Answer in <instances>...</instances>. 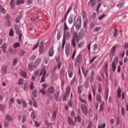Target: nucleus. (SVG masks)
Listing matches in <instances>:
<instances>
[{
	"label": "nucleus",
	"mask_w": 128,
	"mask_h": 128,
	"mask_svg": "<svg viewBox=\"0 0 128 128\" xmlns=\"http://www.w3.org/2000/svg\"><path fill=\"white\" fill-rule=\"evenodd\" d=\"M86 36V33L84 32V30L81 29L78 34V32H74V36L76 38V42H78L80 40H83Z\"/></svg>",
	"instance_id": "1"
},
{
	"label": "nucleus",
	"mask_w": 128,
	"mask_h": 128,
	"mask_svg": "<svg viewBox=\"0 0 128 128\" xmlns=\"http://www.w3.org/2000/svg\"><path fill=\"white\" fill-rule=\"evenodd\" d=\"M70 31H64L62 46V50H64V46L66 45V40H70Z\"/></svg>",
	"instance_id": "2"
},
{
	"label": "nucleus",
	"mask_w": 128,
	"mask_h": 128,
	"mask_svg": "<svg viewBox=\"0 0 128 128\" xmlns=\"http://www.w3.org/2000/svg\"><path fill=\"white\" fill-rule=\"evenodd\" d=\"M75 66H78L82 62V54L80 53L75 58L74 60Z\"/></svg>",
	"instance_id": "3"
},
{
	"label": "nucleus",
	"mask_w": 128,
	"mask_h": 128,
	"mask_svg": "<svg viewBox=\"0 0 128 128\" xmlns=\"http://www.w3.org/2000/svg\"><path fill=\"white\" fill-rule=\"evenodd\" d=\"M54 86H50L48 88L47 90L46 96L48 98L52 100V94H54Z\"/></svg>",
	"instance_id": "4"
},
{
	"label": "nucleus",
	"mask_w": 128,
	"mask_h": 128,
	"mask_svg": "<svg viewBox=\"0 0 128 128\" xmlns=\"http://www.w3.org/2000/svg\"><path fill=\"white\" fill-rule=\"evenodd\" d=\"M46 70L44 69H42L40 71L39 76H42L40 82H46Z\"/></svg>",
	"instance_id": "5"
},
{
	"label": "nucleus",
	"mask_w": 128,
	"mask_h": 128,
	"mask_svg": "<svg viewBox=\"0 0 128 128\" xmlns=\"http://www.w3.org/2000/svg\"><path fill=\"white\" fill-rule=\"evenodd\" d=\"M75 26L77 30H78L82 27V18L80 16L77 18L75 24Z\"/></svg>",
	"instance_id": "6"
},
{
	"label": "nucleus",
	"mask_w": 128,
	"mask_h": 128,
	"mask_svg": "<svg viewBox=\"0 0 128 128\" xmlns=\"http://www.w3.org/2000/svg\"><path fill=\"white\" fill-rule=\"evenodd\" d=\"M65 52L67 58L70 56V54H72V50H70V44H67L66 46Z\"/></svg>",
	"instance_id": "7"
},
{
	"label": "nucleus",
	"mask_w": 128,
	"mask_h": 128,
	"mask_svg": "<svg viewBox=\"0 0 128 128\" xmlns=\"http://www.w3.org/2000/svg\"><path fill=\"white\" fill-rule=\"evenodd\" d=\"M81 110H82V113L84 114H85V116H86V114H88V107L84 104H81Z\"/></svg>",
	"instance_id": "8"
},
{
	"label": "nucleus",
	"mask_w": 128,
	"mask_h": 128,
	"mask_svg": "<svg viewBox=\"0 0 128 128\" xmlns=\"http://www.w3.org/2000/svg\"><path fill=\"white\" fill-rule=\"evenodd\" d=\"M54 99L56 102H60L62 100V96H60V92H56L54 94Z\"/></svg>",
	"instance_id": "9"
},
{
	"label": "nucleus",
	"mask_w": 128,
	"mask_h": 128,
	"mask_svg": "<svg viewBox=\"0 0 128 128\" xmlns=\"http://www.w3.org/2000/svg\"><path fill=\"white\" fill-rule=\"evenodd\" d=\"M44 50V42L42 40L39 46V54H42Z\"/></svg>",
	"instance_id": "10"
},
{
	"label": "nucleus",
	"mask_w": 128,
	"mask_h": 128,
	"mask_svg": "<svg viewBox=\"0 0 128 128\" xmlns=\"http://www.w3.org/2000/svg\"><path fill=\"white\" fill-rule=\"evenodd\" d=\"M76 16L74 14H70L68 19V24H72L76 20Z\"/></svg>",
	"instance_id": "11"
},
{
	"label": "nucleus",
	"mask_w": 128,
	"mask_h": 128,
	"mask_svg": "<svg viewBox=\"0 0 128 128\" xmlns=\"http://www.w3.org/2000/svg\"><path fill=\"white\" fill-rule=\"evenodd\" d=\"M8 72V66H3L1 68V74L2 76H6V72Z\"/></svg>",
	"instance_id": "12"
},
{
	"label": "nucleus",
	"mask_w": 128,
	"mask_h": 128,
	"mask_svg": "<svg viewBox=\"0 0 128 128\" xmlns=\"http://www.w3.org/2000/svg\"><path fill=\"white\" fill-rule=\"evenodd\" d=\"M116 46H114L110 50V54L111 56H114V54H116Z\"/></svg>",
	"instance_id": "13"
},
{
	"label": "nucleus",
	"mask_w": 128,
	"mask_h": 128,
	"mask_svg": "<svg viewBox=\"0 0 128 128\" xmlns=\"http://www.w3.org/2000/svg\"><path fill=\"white\" fill-rule=\"evenodd\" d=\"M96 4V0H90L88 3V6H91V8H92Z\"/></svg>",
	"instance_id": "14"
},
{
	"label": "nucleus",
	"mask_w": 128,
	"mask_h": 128,
	"mask_svg": "<svg viewBox=\"0 0 128 128\" xmlns=\"http://www.w3.org/2000/svg\"><path fill=\"white\" fill-rule=\"evenodd\" d=\"M68 72L69 78H72V76H74V68H70Z\"/></svg>",
	"instance_id": "15"
},
{
	"label": "nucleus",
	"mask_w": 128,
	"mask_h": 128,
	"mask_svg": "<svg viewBox=\"0 0 128 128\" xmlns=\"http://www.w3.org/2000/svg\"><path fill=\"white\" fill-rule=\"evenodd\" d=\"M54 54V46H52L49 50L48 56H52Z\"/></svg>",
	"instance_id": "16"
},
{
	"label": "nucleus",
	"mask_w": 128,
	"mask_h": 128,
	"mask_svg": "<svg viewBox=\"0 0 128 128\" xmlns=\"http://www.w3.org/2000/svg\"><path fill=\"white\" fill-rule=\"evenodd\" d=\"M34 69V63L30 62L28 64V70L30 72H32Z\"/></svg>",
	"instance_id": "17"
},
{
	"label": "nucleus",
	"mask_w": 128,
	"mask_h": 128,
	"mask_svg": "<svg viewBox=\"0 0 128 128\" xmlns=\"http://www.w3.org/2000/svg\"><path fill=\"white\" fill-rule=\"evenodd\" d=\"M94 71L92 70L91 71V74L90 76V82L92 83V82H94Z\"/></svg>",
	"instance_id": "18"
},
{
	"label": "nucleus",
	"mask_w": 128,
	"mask_h": 128,
	"mask_svg": "<svg viewBox=\"0 0 128 128\" xmlns=\"http://www.w3.org/2000/svg\"><path fill=\"white\" fill-rule=\"evenodd\" d=\"M122 96V90L120 87L118 86V88L117 90V96L118 98H120Z\"/></svg>",
	"instance_id": "19"
},
{
	"label": "nucleus",
	"mask_w": 128,
	"mask_h": 128,
	"mask_svg": "<svg viewBox=\"0 0 128 128\" xmlns=\"http://www.w3.org/2000/svg\"><path fill=\"white\" fill-rule=\"evenodd\" d=\"M1 48L2 50V52H4V53L6 52V48H8V45L6 44H2V45L1 46Z\"/></svg>",
	"instance_id": "20"
},
{
	"label": "nucleus",
	"mask_w": 128,
	"mask_h": 128,
	"mask_svg": "<svg viewBox=\"0 0 128 128\" xmlns=\"http://www.w3.org/2000/svg\"><path fill=\"white\" fill-rule=\"evenodd\" d=\"M22 14H20V15L18 16V17L15 20V22L16 24H20V19L22 18Z\"/></svg>",
	"instance_id": "21"
},
{
	"label": "nucleus",
	"mask_w": 128,
	"mask_h": 128,
	"mask_svg": "<svg viewBox=\"0 0 128 128\" xmlns=\"http://www.w3.org/2000/svg\"><path fill=\"white\" fill-rule=\"evenodd\" d=\"M68 122L70 124H72L73 126H74L76 124V123H74V122L72 120V118L70 117H68Z\"/></svg>",
	"instance_id": "22"
},
{
	"label": "nucleus",
	"mask_w": 128,
	"mask_h": 128,
	"mask_svg": "<svg viewBox=\"0 0 128 128\" xmlns=\"http://www.w3.org/2000/svg\"><path fill=\"white\" fill-rule=\"evenodd\" d=\"M14 104V98H10L9 101L10 108H12V104Z\"/></svg>",
	"instance_id": "23"
},
{
	"label": "nucleus",
	"mask_w": 128,
	"mask_h": 128,
	"mask_svg": "<svg viewBox=\"0 0 128 128\" xmlns=\"http://www.w3.org/2000/svg\"><path fill=\"white\" fill-rule=\"evenodd\" d=\"M104 94H105L104 99L106 100H108V88H106Z\"/></svg>",
	"instance_id": "24"
},
{
	"label": "nucleus",
	"mask_w": 128,
	"mask_h": 128,
	"mask_svg": "<svg viewBox=\"0 0 128 128\" xmlns=\"http://www.w3.org/2000/svg\"><path fill=\"white\" fill-rule=\"evenodd\" d=\"M96 100L100 104L102 102V96L100 94H97L96 96Z\"/></svg>",
	"instance_id": "25"
},
{
	"label": "nucleus",
	"mask_w": 128,
	"mask_h": 128,
	"mask_svg": "<svg viewBox=\"0 0 128 128\" xmlns=\"http://www.w3.org/2000/svg\"><path fill=\"white\" fill-rule=\"evenodd\" d=\"M16 34L18 35L19 40H22V34L20 33V30H17Z\"/></svg>",
	"instance_id": "26"
},
{
	"label": "nucleus",
	"mask_w": 128,
	"mask_h": 128,
	"mask_svg": "<svg viewBox=\"0 0 128 128\" xmlns=\"http://www.w3.org/2000/svg\"><path fill=\"white\" fill-rule=\"evenodd\" d=\"M70 86H68L66 88V94H68V96H70Z\"/></svg>",
	"instance_id": "27"
},
{
	"label": "nucleus",
	"mask_w": 128,
	"mask_h": 128,
	"mask_svg": "<svg viewBox=\"0 0 128 128\" xmlns=\"http://www.w3.org/2000/svg\"><path fill=\"white\" fill-rule=\"evenodd\" d=\"M0 12H1V14H6V9H4V6H2V5H1L0 4Z\"/></svg>",
	"instance_id": "28"
},
{
	"label": "nucleus",
	"mask_w": 128,
	"mask_h": 128,
	"mask_svg": "<svg viewBox=\"0 0 128 128\" xmlns=\"http://www.w3.org/2000/svg\"><path fill=\"white\" fill-rule=\"evenodd\" d=\"M22 108H26L28 106V104H26V100H22Z\"/></svg>",
	"instance_id": "29"
},
{
	"label": "nucleus",
	"mask_w": 128,
	"mask_h": 128,
	"mask_svg": "<svg viewBox=\"0 0 128 128\" xmlns=\"http://www.w3.org/2000/svg\"><path fill=\"white\" fill-rule=\"evenodd\" d=\"M121 114H122L123 118L126 116V110L124 107L121 108Z\"/></svg>",
	"instance_id": "30"
},
{
	"label": "nucleus",
	"mask_w": 128,
	"mask_h": 128,
	"mask_svg": "<svg viewBox=\"0 0 128 128\" xmlns=\"http://www.w3.org/2000/svg\"><path fill=\"white\" fill-rule=\"evenodd\" d=\"M75 40H76V38L74 37V38H72L71 46H73V48H76V42H75Z\"/></svg>",
	"instance_id": "31"
},
{
	"label": "nucleus",
	"mask_w": 128,
	"mask_h": 128,
	"mask_svg": "<svg viewBox=\"0 0 128 128\" xmlns=\"http://www.w3.org/2000/svg\"><path fill=\"white\" fill-rule=\"evenodd\" d=\"M98 92H102V84L100 83H98Z\"/></svg>",
	"instance_id": "32"
},
{
	"label": "nucleus",
	"mask_w": 128,
	"mask_h": 128,
	"mask_svg": "<svg viewBox=\"0 0 128 128\" xmlns=\"http://www.w3.org/2000/svg\"><path fill=\"white\" fill-rule=\"evenodd\" d=\"M20 76H22L23 78H26V73L25 72L22 71L20 74Z\"/></svg>",
	"instance_id": "33"
},
{
	"label": "nucleus",
	"mask_w": 128,
	"mask_h": 128,
	"mask_svg": "<svg viewBox=\"0 0 128 128\" xmlns=\"http://www.w3.org/2000/svg\"><path fill=\"white\" fill-rule=\"evenodd\" d=\"M74 121L80 122H82V118H80V115H78L77 117H76L74 118Z\"/></svg>",
	"instance_id": "34"
},
{
	"label": "nucleus",
	"mask_w": 128,
	"mask_h": 128,
	"mask_svg": "<svg viewBox=\"0 0 128 128\" xmlns=\"http://www.w3.org/2000/svg\"><path fill=\"white\" fill-rule=\"evenodd\" d=\"M5 120H9L10 122H12L13 120L12 118L10 116H8V114L6 115Z\"/></svg>",
	"instance_id": "35"
},
{
	"label": "nucleus",
	"mask_w": 128,
	"mask_h": 128,
	"mask_svg": "<svg viewBox=\"0 0 128 128\" xmlns=\"http://www.w3.org/2000/svg\"><path fill=\"white\" fill-rule=\"evenodd\" d=\"M102 30V26L96 27L94 29L93 32H100Z\"/></svg>",
	"instance_id": "36"
},
{
	"label": "nucleus",
	"mask_w": 128,
	"mask_h": 128,
	"mask_svg": "<svg viewBox=\"0 0 128 128\" xmlns=\"http://www.w3.org/2000/svg\"><path fill=\"white\" fill-rule=\"evenodd\" d=\"M24 0H17L16 2V6H18V4H24Z\"/></svg>",
	"instance_id": "37"
},
{
	"label": "nucleus",
	"mask_w": 128,
	"mask_h": 128,
	"mask_svg": "<svg viewBox=\"0 0 128 128\" xmlns=\"http://www.w3.org/2000/svg\"><path fill=\"white\" fill-rule=\"evenodd\" d=\"M84 41H83L82 42H80L78 44V48H84Z\"/></svg>",
	"instance_id": "38"
},
{
	"label": "nucleus",
	"mask_w": 128,
	"mask_h": 128,
	"mask_svg": "<svg viewBox=\"0 0 128 128\" xmlns=\"http://www.w3.org/2000/svg\"><path fill=\"white\" fill-rule=\"evenodd\" d=\"M31 118H32L34 120H36V112H34V111H32L31 114Z\"/></svg>",
	"instance_id": "39"
},
{
	"label": "nucleus",
	"mask_w": 128,
	"mask_h": 128,
	"mask_svg": "<svg viewBox=\"0 0 128 128\" xmlns=\"http://www.w3.org/2000/svg\"><path fill=\"white\" fill-rule=\"evenodd\" d=\"M18 58H14L12 62L14 66H16L18 64Z\"/></svg>",
	"instance_id": "40"
},
{
	"label": "nucleus",
	"mask_w": 128,
	"mask_h": 128,
	"mask_svg": "<svg viewBox=\"0 0 128 128\" xmlns=\"http://www.w3.org/2000/svg\"><path fill=\"white\" fill-rule=\"evenodd\" d=\"M104 102H102L100 104L99 112H102V110H104Z\"/></svg>",
	"instance_id": "41"
},
{
	"label": "nucleus",
	"mask_w": 128,
	"mask_h": 128,
	"mask_svg": "<svg viewBox=\"0 0 128 128\" xmlns=\"http://www.w3.org/2000/svg\"><path fill=\"white\" fill-rule=\"evenodd\" d=\"M105 16H106V14H103L102 15H100L98 17V20H102V18H104Z\"/></svg>",
	"instance_id": "42"
},
{
	"label": "nucleus",
	"mask_w": 128,
	"mask_h": 128,
	"mask_svg": "<svg viewBox=\"0 0 128 128\" xmlns=\"http://www.w3.org/2000/svg\"><path fill=\"white\" fill-rule=\"evenodd\" d=\"M100 6H102L101 2H100L99 4H98L96 9V12L98 14V12L100 10Z\"/></svg>",
	"instance_id": "43"
},
{
	"label": "nucleus",
	"mask_w": 128,
	"mask_h": 128,
	"mask_svg": "<svg viewBox=\"0 0 128 128\" xmlns=\"http://www.w3.org/2000/svg\"><path fill=\"white\" fill-rule=\"evenodd\" d=\"M19 46H20V44L19 42H16L13 44V48H19Z\"/></svg>",
	"instance_id": "44"
},
{
	"label": "nucleus",
	"mask_w": 128,
	"mask_h": 128,
	"mask_svg": "<svg viewBox=\"0 0 128 128\" xmlns=\"http://www.w3.org/2000/svg\"><path fill=\"white\" fill-rule=\"evenodd\" d=\"M6 26H8V28L12 26V24L10 23V20H7L6 21Z\"/></svg>",
	"instance_id": "45"
},
{
	"label": "nucleus",
	"mask_w": 128,
	"mask_h": 128,
	"mask_svg": "<svg viewBox=\"0 0 128 128\" xmlns=\"http://www.w3.org/2000/svg\"><path fill=\"white\" fill-rule=\"evenodd\" d=\"M39 92H41V94H43L44 96H46V90L44 89H40Z\"/></svg>",
	"instance_id": "46"
},
{
	"label": "nucleus",
	"mask_w": 128,
	"mask_h": 128,
	"mask_svg": "<svg viewBox=\"0 0 128 128\" xmlns=\"http://www.w3.org/2000/svg\"><path fill=\"white\" fill-rule=\"evenodd\" d=\"M118 62V57L116 56L114 60H113L112 64H116Z\"/></svg>",
	"instance_id": "47"
},
{
	"label": "nucleus",
	"mask_w": 128,
	"mask_h": 128,
	"mask_svg": "<svg viewBox=\"0 0 128 128\" xmlns=\"http://www.w3.org/2000/svg\"><path fill=\"white\" fill-rule=\"evenodd\" d=\"M104 72L108 71V62H104Z\"/></svg>",
	"instance_id": "48"
},
{
	"label": "nucleus",
	"mask_w": 128,
	"mask_h": 128,
	"mask_svg": "<svg viewBox=\"0 0 128 128\" xmlns=\"http://www.w3.org/2000/svg\"><path fill=\"white\" fill-rule=\"evenodd\" d=\"M68 26L66 24V22H64V32H68Z\"/></svg>",
	"instance_id": "49"
},
{
	"label": "nucleus",
	"mask_w": 128,
	"mask_h": 128,
	"mask_svg": "<svg viewBox=\"0 0 128 128\" xmlns=\"http://www.w3.org/2000/svg\"><path fill=\"white\" fill-rule=\"evenodd\" d=\"M90 85L88 84V80H86L85 84H84V88H88Z\"/></svg>",
	"instance_id": "50"
},
{
	"label": "nucleus",
	"mask_w": 128,
	"mask_h": 128,
	"mask_svg": "<svg viewBox=\"0 0 128 128\" xmlns=\"http://www.w3.org/2000/svg\"><path fill=\"white\" fill-rule=\"evenodd\" d=\"M18 84L19 86H22V84H24V80L22 78L19 79L18 81Z\"/></svg>",
	"instance_id": "51"
},
{
	"label": "nucleus",
	"mask_w": 128,
	"mask_h": 128,
	"mask_svg": "<svg viewBox=\"0 0 128 128\" xmlns=\"http://www.w3.org/2000/svg\"><path fill=\"white\" fill-rule=\"evenodd\" d=\"M116 64L112 63V70L113 72H116Z\"/></svg>",
	"instance_id": "52"
},
{
	"label": "nucleus",
	"mask_w": 128,
	"mask_h": 128,
	"mask_svg": "<svg viewBox=\"0 0 128 128\" xmlns=\"http://www.w3.org/2000/svg\"><path fill=\"white\" fill-rule=\"evenodd\" d=\"M69 96L70 95H68L66 94L63 95V102H66V98H68Z\"/></svg>",
	"instance_id": "53"
},
{
	"label": "nucleus",
	"mask_w": 128,
	"mask_h": 128,
	"mask_svg": "<svg viewBox=\"0 0 128 128\" xmlns=\"http://www.w3.org/2000/svg\"><path fill=\"white\" fill-rule=\"evenodd\" d=\"M124 2L119 3L118 4L116 5L118 8H122L124 6Z\"/></svg>",
	"instance_id": "54"
},
{
	"label": "nucleus",
	"mask_w": 128,
	"mask_h": 128,
	"mask_svg": "<svg viewBox=\"0 0 128 128\" xmlns=\"http://www.w3.org/2000/svg\"><path fill=\"white\" fill-rule=\"evenodd\" d=\"M88 98L89 102H92V94H90V92H89V93H88Z\"/></svg>",
	"instance_id": "55"
},
{
	"label": "nucleus",
	"mask_w": 128,
	"mask_h": 128,
	"mask_svg": "<svg viewBox=\"0 0 128 128\" xmlns=\"http://www.w3.org/2000/svg\"><path fill=\"white\" fill-rule=\"evenodd\" d=\"M62 37V34H60V32H58L57 34V40H60V38Z\"/></svg>",
	"instance_id": "56"
},
{
	"label": "nucleus",
	"mask_w": 128,
	"mask_h": 128,
	"mask_svg": "<svg viewBox=\"0 0 128 128\" xmlns=\"http://www.w3.org/2000/svg\"><path fill=\"white\" fill-rule=\"evenodd\" d=\"M4 128H8V126H10V123L8 122V121H4Z\"/></svg>",
	"instance_id": "57"
},
{
	"label": "nucleus",
	"mask_w": 128,
	"mask_h": 128,
	"mask_svg": "<svg viewBox=\"0 0 128 128\" xmlns=\"http://www.w3.org/2000/svg\"><path fill=\"white\" fill-rule=\"evenodd\" d=\"M60 74L61 76H64V70L62 68L61 69L60 71Z\"/></svg>",
	"instance_id": "58"
},
{
	"label": "nucleus",
	"mask_w": 128,
	"mask_h": 128,
	"mask_svg": "<svg viewBox=\"0 0 128 128\" xmlns=\"http://www.w3.org/2000/svg\"><path fill=\"white\" fill-rule=\"evenodd\" d=\"M92 46V42L87 44V48L88 51L90 52V46Z\"/></svg>",
	"instance_id": "59"
},
{
	"label": "nucleus",
	"mask_w": 128,
	"mask_h": 128,
	"mask_svg": "<svg viewBox=\"0 0 128 128\" xmlns=\"http://www.w3.org/2000/svg\"><path fill=\"white\" fill-rule=\"evenodd\" d=\"M82 70V72L84 76H86V72H84V67H81Z\"/></svg>",
	"instance_id": "60"
},
{
	"label": "nucleus",
	"mask_w": 128,
	"mask_h": 128,
	"mask_svg": "<svg viewBox=\"0 0 128 128\" xmlns=\"http://www.w3.org/2000/svg\"><path fill=\"white\" fill-rule=\"evenodd\" d=\"M82 70V72L84 76H86V72H84V67H81Z\"/></svg>",
	"instance_id": "61"
},
{
	"label": "nucleus",
	"mask_w": 128,
	"mask_h": 128,
	"mask_svg": "<svg viewBox=\"0 0 128 128\" xmlns=\"http://www.w3.org/2000/svg\"><path fill=\"white\" fill-rule=\"evenodd\" d=\"M4 18L6 20H10V14H6Z\"/></svg>",
	"instance_id": "62"
},
{
	"label": "nucleus",
	"mask_w": 128,
	"mask_h": 128,
	"mask_svg": "<svg viewBox=\"0 0 128 128\" xmlns=\"http://www.w3.org/2000/svg\"><path fill=\"white\" fill-rule=\"evenodd\" d=\"M30 88L31 90H34V82H30Z\"/></svg>",
	"instance_id": "63"
},
{
	"label": "nucleus",
	"mask_w": 128,
	"mask_h": 128,
	"mask_svg": "<svg viewBox=\"0 0 128 128\" xmlns=\"http://www.w3.org/2000/svg\"><path fill=\"white\" fill-rule=\"evenodd\" d=\"M106 128V123L103 124L102 125L98 126V128Z\"/></svg>",
	"instance_id": "64"
}]
</instances>
